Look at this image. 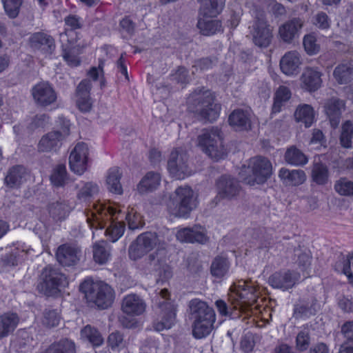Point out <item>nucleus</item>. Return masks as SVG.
I'll return each mask as SVG.
<instances>
[{
  "label": "nucleus",
  "mask_w": 353,
  "mask_h": 353,
  "mask_svg": "<svg viewBox=\"0 0 353 353\" xmlns=\"http://www.w3.org/2000/svg\"><path fill=\"white\" fill-rule=\"evenodd\" d=\"M87 222L91 229L101 230L105 226V235L112 242L120 239L125 231L121 205H107L101 201L94 202L88 208Z\"/></svg>",
  "instance_id": "1"
},
{
  "label": "nucleus",
  "mask_w": 353,
  "mask_h": 353,
  "mask_svg": "<svg viewBox=\"0 0 353 353\" xmlns=\"http://www.w3.org/2000/svg\"><path fill=\"white\" fill-rule=\"evenodd\" d=\"M160 204L166 207L171 216L187 218L196 208L197 199L193 190L190 186L183 185L175 190L173 196L163 197Z\"/></svg>",
  "instance_id": "2"
},
{
  "label": "nucleus",
  "mask_w": 353,
  "mask_h": 353,
  "mask_svg": "<svg viewBox=\"0 0 353 353\" xmlns=\"http://www.w3.org/2000/svg\"><path fill=\"white\" fill-rule=\"evenodd\" d=\"M190 314L194 319L192 334L195 339H201L208 336L213 330L216 320L214 311L208 304L198 299L189 303Z\"/></svg>",
  "instance_id": "3"
},
{
  "label": "nucleus",
  "mask_w": 353,
  "mask_h": 353,
  "mask_svg": "<svg viewBox=\"0 0 353 353\" xmlns=\"http://www.w3.org/2000/svg\"><path fill=\"white\" fill-rule=\"evenodd\" d=\"M272 174V164L264 157L251 158L246 165L242 166L239 176L249 185H261L266 182Z\"/></svg>",
  "instance_id": "4"
},
{
  "label": "nucleus",
  "mask_w": 353,
  "mask_h": 353,
  "mask_svg": "<svg viewBox=\"0 0 353 353\" xmlns=\"http://www.w3.org/2000/svg\"><path fill=\"white\" fill-rule=\"evenodd\" d=\"M203 5L201 17L198 21L201 32L207 36L214 34L223 30L220 21L214 19L222 11L225 0H199Z\"/></svg>",
  "instance_id": "5"
},
{
  "label": "nucleus",
  "mask_w": 353,
  "mask_h": 353,
  "mask_svg": "<svg viewBox=\"0 0 353 353\" xmlns=\"http://www.w3.org/2000/svg\"><path fill=\"white\" fill-rule=\"evenodd\" d=\"M190 111L197 113L202 119L215 121L219 116L221 106L214 102L213 94L208 90L195 92L188 99Z\"/></svg>",
  "instance_id": "6"
},
{
  "label": "nucleus",
  "mask_w": 353,
  "mask_h": 353,
  "mask_svg": "<svg viewBox=\"0 0 353 353\" xmlns=\"http://www.w3.org/2000/svg\"><path fill=\"white\" fill-rule=\"evenodd\" d=\"M154 307L159 316V319L154 323L157 331L170 329L174 325L176 319V305L170 298L169 291L161 289L153 299Z\"/></svg>",
  "instance_id": "7"
},
{
  "label": "nucleus",
  "mask_w": 353,
  "mask_h": 353,
  "mask_svg": "<svg viewBox=\"0 0 353 353\" xmlns=\"http://www.w3.org/2000/svg\"><path fill=\"white\" fill-rule=\"evenodd\" d=\"M80 290L88 301L94 302L99 308L106 309L113 303V290L102 281L85 280L81 284Z\"/></svg>",
  "instance_id": "8"
},
{
  "label": "nucleus",
  "mask_w": 353,
  "mask_h": 353,
  "mask_svg": "<svg viewBox=\"0 0 353 353\" xmlns=\"http://www.w3.org/2000/svg\"><path fill=\"white\" fill-rule=\"evenodd\" d=\"M259 293L251 281H240L230 288L229 299L234 307L241 312H245L256 302Z\"/></svg>",
  "instance_id": "9"
},
{
  "label": "nucleus",
  "mask_w": 353,
  "mask_h": 353,
  "mask_svg": "<svg viewBox=\"0 0 353 353\" xmlns=\"http://www.w3.org/2000/svg\"><path fill=\"white\" fill-rule=\"evenodd\" d=\"M197 145L215 161L223 159L227 155V150L222 143L220 130L218 128L203 130L198 137Z\"/></svg>",
  "instance_id": "10"
},
{
  "label": "nucleus",
  "mask_w": 353,
  "mask_h": 353,
  "mask_svg": "<svg viewBox=\"0 0 353 353\" xmlns=\"http://www.w3.org/2000/svg\"><path fill=\"white\" fill-rule=\"evenodd\" d=\"M167 169L170 176L176 180L184 179L193 173L187 152L181 147L171 152Z\"/></svg>",
  "instance_id": "11"
},
{
  "label": "nucleus",
  "mask_w": 353,
  "mask_h": 353,
  "mask_svg": "<svg viewBox=\"0 0 353 353\" xmlns=\"http://www.w3.org/2000/svg\"><path fill=\"white\" fill-rule=\"evenodd\" d=\"M249 32L254 44L260 48H267L272 42V28L262 14L256 16L251 22Z\"/></svg>",
  "instance_id": "12"
},
{
  "label": "nucleus",
  "mask_w": 353,
  "mask_h": 353,
  "mask_svg": "<svg viewBox=\"0 0 353 353\" xmlns=\"http://www.w3.org/2000/svg\"><path fill=\"white\" fill-rule=\"evenodd\" d=\"M43 281L37 286L47 296H53L60 291L59 288L66 282L65 276L51 268H46L42 274Z\"/></svg>",
  "instance_id": "13"
},
{
  "label": "nucleus",
  "mask_w": 353,
  "mask_h": 353,
  "mask_svg": "<svg viewBox=\"0 0 353 353\" xmlns=\"http://www.w3.org/2000/svg\"><path fill=\"white\" fill-rule=\"evenodd\" d=\"M90 149L85 143H78L71 151L69 157L70 170L79 175L85 172L89 161Z\"/></svg>",
  "instance_id": "14"
},
{
  "label": "nucleus",
  "mask_w": 353,
  "mask_h": 353,
  "mask_svg": "<svg viewBox=\"0 0 353 353\" xmlns=\"http://www.w3.org/2000/svg\"><path fill=\"white\" fill-rule=\"evenodd\" d=\"M63 127L62 131H53L44 135L39 143V150L42 152H49L59 148L62 141L69 134L70 122L68 120L63 119Z\"/></svg>",
  "instance_id": "15"
},
{
  "label": "nucleus",
  "mask_w": 353,
  "mask_h": 353,
  "mask_svg": "<svg viewBox=\"0 0 353 353\" xmlns=\"http://www.w3.org/2000/svg\"><path fill=\"white\" fill-rule=\"evenodd\" d=\"M31 93L34 102L42 107L52 105L57 99L54 88L48 81H41L35 84L31 90Z\"/></svg>",
  "instance_id": "16"
},
{
  "label": "nucleus",
  "mask_w": 353,
  "mask_h": 353,
  "mask_svg": "<svg viewBox=\"0 0 353 353\" xmlns=\"http://www.w3.org/2000/svg\"><path fill=\"white\" fill-rule=\"evenodd\" d=\"M303 64V59L301 52L290 50L285 52L280 60L281 72L288 77H296Z\"/></svg>",
  "instance_id": "17"
},
{
  "label": "nucleus",
  "mask_w": 353,
  "mask_h": 353,
  "mask_svg": "<svg viewBox=\"0 0 353 353\" xmlns=\"http://www.w3.org/2000/svg\"><path fill=\"white\" fill-rule=\"evenodd\" d=\"M304 21L300 18H294L279 26L278 35L280 39L286 43H291L299 38Z\"/></svg>",
  "instance_id": "18"
},
{
  "label": "nucleus",
  "mask_w": 353,
  "mask_h": 353,
  "mask_svg": "<svg viewBox=\"0 0 353 353\" xmlns=\"http://www.w3.org/2000/svg\"><path fill=\"white\" fill-rule=\"evenodd\" d=\"M322 76L323 73L318 68L306 67L299 79L301 88L310 92L316 91L322 85Z\"/></svg>",
  "instance_id": "19"
},
{
  "label": "nucleus",
  "mask_w": 353,
  "mask_h": 353,
  "mask_svg": "<svg viewBox=\"0 0 353 353\" xmlns=\"http://www.w3.org/2000/svg\"><path fill=\"white\" fill-rule=\"evenodd\" d=\"M30 46L46 55L51 54L55 49L54 41L52 37L43 32H35L29 37Z\"/></svg>",
  "instance_id": "20"
},
{
  "label": "nucleus",
  "mask_w": 353,
  "mask_h": 353,
  "mask_svg": "<svg viewBox=\"0 0 353 353\" xmlns=\"http://www.w3.org/2000/svg\"><path fill=\"white\" fill-rule=\"evenodd\" d=\"M300 277V273L298 272H279L269 278V283L274 288L287 290L295 285Z\"/></svg>",
  "instance_id": "21"
},
{
  "label": "nucleus",
  "mask_w": 353,
  "mask_h": 353,
  "mask_svg": "<svg viewBox=\"0 0 353 353\" xmlns=\"http://www.w3.org/2000/svg\"><path fill=\"white\" fill-rule=\"evenodd\" d=\"M92 85L89 80H83L78 85L76 92V103L81 112H89L92 106V101L90 97Z\"/></svg>",
  "instance_id": "22"
},
{
  "label": "nucleus",
  "mask_w": 353,
  "mask_h": 353,
  "mask_svg": "<svg viewBox=\"0 0 353 353\" xmlns=\"http://www.w3.org/2000/svg\"><path fill=\"white\" fill-rule=\"evenodd\" d=\"M345 103L343 100L336 98L328 99L324 105L325 112L328 117L330 124L336 128L340 122L343 111L345 110Z\"/></svg>",
  "instance_id": "23"
},
{
  "label": "nucleus",
  "mask_w": 353,
  "mask_h": 353,
  "mask_svg": "<svg viewBox=\"0 0 353 353\" xmlns=\"http://www.w3.org/2000/svg\"><path fill=\"white\" fill-rule=\"evenodd\" d=\"M146 309L145 301L139 296L129 294L126 296L122 303V310L130 316H139L143 314Z\"/></svg>",
  "instance_id": "24"
},
{
  "label": "nucleus",
  "mask_w": 353,
  "mask_h": 353,
  "mask_svg": "<svg viewBox=\"0 0 353 353\" xmlns=\"http://www.w3.org/2000/svg\"><path fill=\"white\" fill-rule=\"evenodd\" d=\"M278 176L285 186H299L306 181V174L301 170L282 168L279 170Z\"/></svg>",
  "instance_id": "25"
},
{
  "label": "nucleus",
  "mask_w": 353,
  "mask_h": 353,
  "mask_svg": "<svg viewBox=\"0 0 353 353\" xmlns=\"http://www.w3.org/2000/svg\"><path fill=\"white\" fill-rule=\"evenodd\" d=\"M217 194L222 199H230L239 192V188L236 181L230 176H221L217 181Z\"/></svg>",
  "instance_id": "26"
},
{
  "label": "nucleus",
  "mask_w": 353,
  "mask_h": 353,
  "mask_svg": "<svg viewBox=\"0 0 353 353\" xmlns=\"http://www.w3.org/2000/svg\"><path fill=\"white\" fill-rule=\"evenodd\" d=\"M161 175L157 172H148L137 185V190L141 194H145L156 190L160 185Z\"/></svg>",
  "instance_id": "27"
},
{
  "label": "nucleus",
  "mask_w": 353,
  "mask_h": 353,
  "mask_svg": "<svg viewBox=\"0 0 353 353\" xmlns=\"http://www.w3.org/2000/svg\"><path fill=\"white\" fill-rule=\"evenodd\" d=\"M294 118L296 123L303 124L305 128H310L315 120V112L309 104H299L294 112Z\"/></svg>",
  "instance_id": "28"
},
{
  "label": "nucleus",
  "mask_w": 353,
  "mask_h": 353,
  "mask_svg": "<svg viewBox=\"0 0 353 353\" xmlns=\"http://www.w3.org/2000/svg\"><path fill=\"white\" fill-rule=\"evenodd\" d=\"M122 173L117 167L110 168L105 174V185L109 192L121 195L123 194V188L121 183Z\"/></svg>",
  "instance_id": "29"
},
{
  "label": "nucleus",
  "mask_w": 353,
  "mask_h": 353,
  "mask_svg": "<svg viewBox=\"0 0 353 353\" xmlns=\"http://www.w3.org/2000/svg\"><path fill=\"white\" fill-rule=\"evenodd\" d=\"M56 255L58 261L65 266L74 265L79 260L78 250L67 245H61Z\"/></svg>",
  "instance_id": "30"
},
{
  "label": "nucleus",
  "mask_w": 353,
  "mask_h": 353,
  "mask_svg": "<svg viewBox=\"0 0 353 353\" xmlns=\"http://www.w3.org/2000/svg\"><path fill=\"white\" fill-rule=\"evenodd\" d=\"M72 207L68 201H60L52 203L48 208L50 216L55 221H59L66 219Z\"/></svg>",
  "instance_id": "31"
},
{
  "label": "nucleus",
  "mask_w": 353,
  "mask_h": 353,
  "mask_svg": "<svg viewBox=\"0 0 353 353\" xmlns=\"http://www.w3.org/2000/svg\"><path fill=\"white\" fill-rule=\"evenodd\" d=\"M19 323V318L14 313H5L0 316V339L8 336Z\"/></svg>",
  "instance_id": "32"
},
{
  "label": "nucleus",
  "mask_w": 353,
  "mask_h": 353,
  "mask_svg": "<svg viewBox=\"0 0 353 353\" xmlns=\"http://www.w3.org/2000/svg\"><path fill=\"white\" fill-rule=\"evenodd\" d=\"M77 187V197L81 202H88L99 192V185L94 182H81Z\"/></svg>",
  "instance_id": "33"
},
{
  "label": "nucleus",
  "mask_w": 353,
  "mask_h": 353,
  "mask_svg": "<svg viewBox=\"0 0 353 353\" xmlns=\"http://www.w3.org/2000/svg\"><path fill=\"white\" fill-rule=\"evenodd\" d=\"M229 123L236 130H247L250 125L249 112L241 110L233 111L229 117Z\"/></svg>",
  "instance_id": "34"
},
{
  "label": "nucleus",
  "mask_w": 353,
  "mask_h": 353,
  "mask_svg": "<svg viewBox=\"0 0 353 353\" xmlns=\"http://www.w3.org/2000/svg\"><path fill=\"white\" fill-rule=\"evenodd\" d=\"M28 176L29 174L23 167L17 166L9 171L5 181L8 186L14 188L23 183Z\"/></svg>",
  "instance_id": "35"
},
{
  "label": "nucleus",
  "mask_w": 353,
  "mask_h": 353,
  "mask_svg": "<svg viewBox=\"0 0 353 353\" xmlns=\"http://www.w3.org/2000/svg\"><path fill=\"white\" fill-rule=\"evenodd\" d=\"M72 32H63L60 34V40L63 43L65 41L68 40V37L72 34ZM63 57L64 60L67 62V63L72 67H76L80 64V59L79 57L74 54L76 51L75 47L70 46V43L68 46L64 47V44H63Z\"/></svg>",
  "instance_id": "36"
},
{
  "label": "nucleus",
  "mask_w": 353,
  "mask_h": 353,
  "mask_svg": "<svg viewBox=\"0 0 353 353\" xmlns=\"http://www.w3.org/2000/svg\"><path fill=\"white\" fill-rule=\"evenodd\" d=\"M110 249L106 242L102 241L93 245V259L99 264H104L110 259Z\"/></svg>",
  "instance_id": "37"
},
{
  "label": "nucleus",
  "mask_w": 353,
  "mask_h": 353,
  "mask_svg": "<svg viewBox=\"0 0 353 353\" xmlns=\"http://www.w3.org/2000/svg\"><path fill=\"white\" fill-rule=\"evenodd\" d=\"M291 92L285 86H280L276 91L272 105L273 113L280 112L282 108L291 98Z\"/></svg>",
  "instance_id": "38"
},
{
  "label": "nucleus",
  "mask_w": 353,
  "mask_h": 353,
  "mask_svg": "<svg viewBox=\"0 0 353 353\" xmlns=\"http://www.w3.org/2000/svg\"><path fill=\"white\" fill-rule=\"evenodd\" d=\"M137 239L138 240V243H140L143 248H145L148 252L157 247L158 248V250L163 248V245H161V241L159 239L156 233H143Z\"/></svg>",
  "instance_id": "39"
},
{
  "label": "nucleus",
  "mask_w": 353,
  "mask_h": 353,
  "mask_svg": "<svg viewBox=\"0 0 353 353\" xmlns=\"http://www.w3.org/2000/svg\"><path fill=\"white\" fill-rule=\"evenodd\" d=\"M230 262L223 256L216 257L211 265V274L217 278L225 276L228 272Z\"/></svg>",
  "instance_id": "40"
},
{
  "label": "nucleus",
  "mask_w": 353,
  "mask_h": 353,
  "mask_svg": "<svg viewBox=\"0 0 353 353\" xmlns=\"http://www.w3.org/2000/svg\"><path fill=\"white\" fill-rule=\"evenodd\" d=\"M151 261V265H153L155 269L159 271V276L162 281H167L172 276V270L170 265L164 263L163 259L156 257L154 254H152L149 256Z\"/></svg>",
  "instance_id": "41"
},
{
  "label": "nucleus",
  "mask_w": 353,
  "mask_h": 353,
  "mask_svg": "<svg viewBox=\"0 0 353 353\" xmlns=\"http://www.w3.org/2000/svg\"><path fill=\"white\" fill-rule=\"evenodd\" d=\"M285 161L293 165H303L307 163L306 156L296 147L288 149L285 154Z\"/></svg>",
  "instance_id": "42"
},
{
  "label": "nucleus",
  "mask_w": 353,
  "mask_h": 353,
  "mask_svg": "<svg viewBox=\"0 0 353 353\" xmlns=\"http://www.w3.org/2000/svg\"><path fill=\"white\" fill-rule=\"evenodd\" d=\"M81 338L88 341L94 346H100L103 339L101 334L90 325L85 326L81 331Z\"/></svg>",
  "instance_id": "43"
},
{
  "label": "nucleus",
  "mask_w": 353,
  "mask_h": 353,
  "mask_svg": "<svg viewBox=\"0 0 353 353\" xmlns=\"http://www.w3.org/2000/svg\"><path fill=\"white\" fill-rule=\"evenodd\" d=\"M334 77L339 83H347L353 79V68L347 64L339 65L334 69Z\"/></svg>",
  "instance_id": "44"
},
{
  "label": "nucleus",
  "mask_w": 353,
  "mask_h": 353,
  "mask_svg": "<svg viewBox=\"0 0 353 353\" xmlns=\"http://www.w3.org/2000/svg\"><path fill=\"white\" fill-rule=\"evenodd\" d=\"M305 52L310 56L317 54L321 50V46L314 34H305L303 38Z\"/></svg>",
  "instance_id": "45"
},
{
  "label": "nucleus",
  "mask_w": 353,
  "mask_h": 353,
  "mask_svg": "<svg viewBox=\"0 0 353 353\" xmlns=\"http://www.w3.org/2000/svg\"><path fill=\"white\" fill-rule=\"evenodd\" d=\"M312 180L319 185H324L328 181L327 168L321 163H315L312 170Z\"/></svg>",
  "instance_id": "46"
},
{
  "label": "nucleus",
  "mask_w": 353,
  "mask_h": 353,
  "mask_svg": "<svg viewBox=\"0 0 353 353\" xmlns=\"http://www.w3.org/2000/svg\"><path fill=\"white\" fill-rule=\"evenodd\" d=\"M334 190L341 196H353V181L343 177L337 180L334 186Z\"/></svg>",
  "instance_id": "47"
},
{
  "label": "nucleus",
  "mask_w": 353,
  "mask_h": 353,
  "mask_svg": "<svg viewBox=\"0 0 353 353\" xmlns=\"http://www.w3.org/2000/svg\"><path fill=\"white\" fill-rule=\"evenodd\" d=\"M125 218L128 222L129 228L131 230L142 228L144 224L142 216L137 213L134 207L129 206L128 208Z\"/></svg>",
  "instance_id": "48"
},
{
  "label": "nucleus",
  "mask_w": 353,
  "mask_h": 353,
  "mask_svg": "<svg viewBox=\"0 0 353 353\" xmlns=\"http://www.w3.org/2000/svg\"><path fill=\"white\" fill-rule=\"evenodd\" d=\"M353 138V126L352 123L346 121L342 125L340 135L341 145L346 148H351Z\"/></svg>",
  "instance_id": "49"
},
{
  "label": "nucleus",
  "mask_w": 353,
  "mask_h": 353,
  "mask_svg": "<svg viewBox=\"0 0 353 353\" xmlns=\"http://www.w3.org/2000/svg\"><path fill=\"white\" fill-rule=\"evenodd\" d=\"M44 353H74V344L65 340L49 347Z\"/></svg>",
  "instance_id": "50"
},
{
  "label": "nucleus",
  "mask_w": 353,
  "mask_h": 353,
  "mask_svg": "<svg viewBox=\"0 0 353 353\" xmlns=\"http://www.w3.org/2000/svg\"><path fill=\"white\" fill-rule=\"evenodd\" d=\"M4 10L10 18H16L20 10L23 0H1Z\"/></svg>",
  "instance_id": "51"
},
{
  "label": "nucleus",
  "mask_w": 353,
  "mask_h": 353,
  "mask_svg": "<svg viewBox=\"0 0 353 353\" xmlns=\"http://www.w3.org/2000/svg\"><path fill=\"white\" fill-rule=\"evenodd\" d=\"M326 139L321 130L314 129L312 133V137L309 141V145L312 150H321L322 148H326Z\"/></svg>",
  "instance_id": "52"
},
{
  "label": "nucleus",
  "mask_w": 353,
  "mask_h": 353,
  "mask_svg": "<svg viewBox=\"0 0 353 353\" xmlns=\"http://www.w3.org/2000/svg\"><path fill=\"white\" fill-rule=\"evenodd\" d=\"M52 183L55 186H62L66 183V168L64 165H57L50 176Z\"/></svg>",
  "instance_id": "53"
},
{
  "label": "nucleus",
  "mask_w": 353,
  "mask_h": 353,
  "mask_svg": "<svg viewBox=\"0 0 353 353\" xmlns=\"http://www.w3.org/2000/svg\"><path fill=\"white\" fill-rule=\"evenodd\" d=\"M310 343V332L307 328L301 330L296 338V347L299 351H305Z\"/></svg>",
  "instance_id": "54"
},
{
  "label": "nucleus",
  "mask_w": 353,
  "mask_h": 353,
  "mask_svg": "<svg viewBox=\"0 0 353 353\" xmlns=\"http://www.w3.org/2000/svg\"><path fill=\"white\" fill-rule=\"evenodd\" d=\"M88 76L93 81H99L101 88L105 85L103 65L99 64L98 67H92L88 72Z\"/></svg>",
  "instance_id": "55"
},
{
  "label": "nucleus",
  "mask_w": 353,
  "mask_h": 353,
  "mask_svg": "<svg viewBox=\"0 0 353 353\" xmlns=\"http://www.w3.org/2000/svg\"><path fill=\"white\" fill-rule=\"evenodd\" d=\"M192 243H199L201 244H204L207 243L209 240V237L207 234V232L205 228L196 225L192 228Z\"/></svg>",
  "instance_id": "56"
},
{
  "label": "nucleus",
  "mask_w": 353,
  "mask_h": 353,
  "mask_svg": "<svg viewBox=\"0 0 353 353\" xmlns=\"http://www.w3.org/2000/svg\"><path fill=\"white\" fill-rule=\"evenodd\" d=\"M148 252L138 243L137 239L131 244L129 248V256L132 260H138L143 257Z\"/></svg>",
  "instance_id": "57"
},
{
  "label": "nucleus",
  "mask_w": 353,
  "mask_h": 353,
  "mask_svg": "<svg viewBox=\"0 0 353 353\" xmlns=\"http://www.w3.org/2000/svg\"><path fill=\"white\" fill-rule=\"evenodd\" d=\"M310 259L309 253H303L299 256L297 263L303 277H307L310 274Z\"/></svg>",
  "instance_id": "58"
},
{
  "label": "nucleus",
  "mask_w": 353,
  "mask_h": 353,
  "mask_svg": "<svg viewBox=\"0 0 353 353\" xmlns=\"http://www.w3.org/2000/svg\"><path fill=\"white\" fill-rule=\"evenodd\" d=\"M60 317L58 312L54 310H52L45 314L43 319V323L47 327H53L58 325Z\"/></svg>",
  "instance_id": "59"
},
{
  "label": "nucleus",
  "mask_w": 353,
  "mask_h": 353,
  "mask_svg": "<svg viewBox=\"0 0 353 353\" xmlns=\"http://www.w3.org/2000/svg\"><path fill=\"white\" fill-rule=\"evenodd\" d=\"M192 228H179L176 233L178 241L182 243H192Z\"/></svg>",
  "instance_id": "60"
},
{
  "label": "nucleus",
  "mask_w": 353,
  "mask_h": 353,
  "mask_svg": "<svg viewBox=\"0 0 353 353\" xmlns=\"http://www.w3.org/2000/svg\"><path fill=\"white\" fill-rule=\"evenodd\" d=\"M313 23L321 29H327L330 26V21L325 13H318L313 20Z\"/></svg>",
  "instance_id": "61"
},
{
  "label": "nucleus",
  "mask_w": 353,
  "mask_h": 353,
  "mask_svg": "<svg viewBox=\"0 0 353 353\" xmlns=\"http://www.w3.org/2000/svg\"><path fill=\"white\" fill-rule=\"evenodd\" d=\"M24 255L23 252L21 254L19 252L12 253L4 258L3 262L8 266H14L23 258Z\"/></svg>",
  "instance_id": "62"
},
{
  "label": "nucleus",
  "mask_w": 353,
  "mask_h": 353,
  "mask_svg": "<svg viewBox=\"0 0 353 353\" xmlns=\"http://www.w3.org/2000/svg\"><path fill=\"white\" fill-rule=\"evenodd\" d=\"M123 343V336L119 332H113L108 337V344L112 349L119 347Z\"/></svg>",
  "instance_id": "63"
},
{
  "label": "nucleus",
  "mask_w": 353,
  "mask_h": 353,
  "mask_svg": "<svg viewBox=\"0 0 353 353\" xmlns=\"http://www.w3.org/2000/svg\"><path fill=\"white\" fill-rule=\"evenodd\" d=\"M141 350L143 353H159L158 343L154 340L148 341L141 346Z\"/></svg>",
  "instance_id": "64"
}]
</instances>
